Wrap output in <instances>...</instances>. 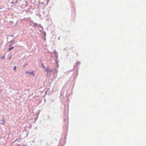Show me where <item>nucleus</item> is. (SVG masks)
<instances>
[{
    "mask_svg": "<svg viewBox=\"0 0 146 146\" xmlns=\"http://www.w3.org/2000/svg\"><path fill=\"white\" fill-rule=\"evenodd\" d=\"M14 48V47H11V48H9L8 49V51H11L12 49H13V48Z\"/></svg>",
    "mask_w": 146,
    "mask_h": 146,
    "instance_id": "obj_1",
    "label": "nucleus"
},
{
    "mask_svg": "<svg viewBox=\"0 0 146 146\" xmlns=\"http://www.w3.org/2000/svg\"><path fill=\"white\" fill-rule=\"evenodd\" d=\"M29 74H32L33 75H34V71L33 70L32 71V72H30L29 73Z\"/></svg>",
    "mask_w": 146,
    "mask_h": 146,
    "instance_id": "obj_2",
    "label": "nucleus"
},
{
    "mask_svg": "<svg viewBox=\"0 0 146 146\" xmlns=\"http://www.w3.org/2000/svg\"><path fill=\"white\" fill-rule=\"evenodd\" d=\"M43 67L45 69V71H48V70H49L48 69V67L47 68V69H46L44 67V66H43Z\"/></svg>",
    "mask_w": 146,
    "mask_h": 146,
    "instance_id": "obj_3",
    "label": "nucleus"
},
{
    "mask_svg": "<svg viewBox=\"0 0 146 146\" xmlns=\"http://www.w3.org/2000/svg\"><path fill=\"white\" fill-rule=\"evenodd\" d=\"M1 59H4L5 58V56H3L1 57Z\"/></svg>",
    "mask_w": 146,
    "mask_h": 146,
    "instance_id": "obj_4",
    "label": "nucleus"
},
{
    "mask_svg": "<svg viewBox=\"0 0 146 146\" xmlns=\"http://www.w3.org/2000/svg\"><path fill=\"white\" fill-rule=\"evenodd\" d=\"M16 68V66H15L13 68V70L15 71V70Z\"/></svg>",
    "mask_w": 146,
    "mask_h": 146,
    "instance_id": "obj_5",
    "label": "nucleus"
},
{
    "mask_svg": "<svg viewBox=\"0 0 146 146\" xmlns=\"http://www.w3.org/2000/svg\"><path fill=\"white\" fill-rule=\"evenodd\" d=\"M11 42L12 43V44H13V42H15V40H12L11 41Z\"/></svg>",
    "mask_w": 146,
    "mask_h": 146,
    "instance_id": "obj_6",
    "label": "nucleus"
},
{
    "mask_svg": "<svg viewBox=\"0 0 146 146\" xmlns=\"http://www.w3.org/2000/svg\"><path fill=\"white\" fill-rule=\"evenodd\" d=\"M29 73H30V72H29V71H27L26 72V73L27 74H28V73L29 74Z\"/></svg>",
    "mask_w": 146,
    "mask_h": 146,
    "instance_id": "obj_7",
    "label": "nucleus"
},
{
    "mask_svg": "<svg viewBox=\"0 0 146 146\" xmlns=\"http://www.w3.org/2000/svg\"><path fill=\"white\" fill-rule=\"evenodd\" d=\"M48 71H50V72H52V70H51H51H48Z\"/></svg>",
    "mask_w": 146,
    "mask_h": 146,
    "instance_id": "obj_8",
    "label": "nucleus"
},
{
    "mask_svg": "<svg viewBox=\"0 0 146 146\" xmlns=\"http://www.w3.org/2000/svg\"><path fill=\"white\" fill-rule=\"evenodd\" d=\"M18 1V0H16L15 2V3H16Z\"/></svg>",
    "mask_w": 146,
    "mask_h": 146,
    "instance_id": "obj_9",
    "label": "nucleus"
},
{
    "mask_svg": "<svg viewBox=\"0 0 146 146\" xmlns=\"http://www.w3.org/2000/svg\"><path fill=\"white\" fill-rule=\"evenodd\" d=\"M15 3L14 2H11V4H13Z\"/></svg>",
    "mask_w": 146,
    "mask_h": 146,
    "instance_id": "obj_10",
    "label": "nucleus"
},
{
    "mask_svg": "<svg viewBox=\"0 0 146 146\" xmlns=\"http://www.w3.org/2000/svg\"><path fill=\"white\" fill-rule=\"evenodd\" d=\"M17 140H18V139H16L15 140V141H17Z\"/></svg>",
    "mask_w": 146,
    "mask_h": 146,
    "instance_id": "obj_11",
    "label": "nucleus"
},
{
    "mask_svg": "<svg viewBox=\"0 0 146 146\" xmlns=\"http://www.w3.org/2000/svg\"><path fill=\"white\" fill-rule=\"evenodd\" d=\"M27 64H26L25 65H24L23 66H25L26 65H27Z\"/></svg>",
    "mask_w": 146,
    "mask_h": 146,
    "instance_id": "obj_12",
    "label": "nucleus"
},
{
    "mask_svg": "<svg viewBox=\"0 0 146 146\" xmlns=\"http://www.w3.org/2000/svg\"><path fill=\"white\" fill-rule=\"evenodd\" d=\"M11 46V45H9V47H10V46Z\"/></svg>",
    "mask_w": 146,
    "mask_h": 146,
    "instance_id": "obj_13",
    "label": "nucleus"
},
{
    "mask_svg": "<svg viewBox=\"0 0 146 146\" xmlns=\"http://www.w3.org/2000/svg\"><path fill=\"white\" fill-rule=\"evenodd\" d=\"M42 65H43V64H42Z\"/></svg>",
    "mask_w": 146,
    "mask_h": 146,
    "instance_id": "obj_14",
    "label": "nucleus"
}]
</instances>
